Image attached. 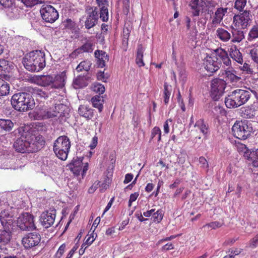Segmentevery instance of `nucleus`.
I'll return each instance as SVG.
<instances>
[{
	"instance_id": "nucleus-1",
	"label": "nucleus",
	"mask_w": 258,
	"mask_h": 258,
	"mask_svg": "<svg viewBox=\"0 0 258 258\" xmlns=\"http://www.w3.org/2000/svg\"><path fill=\"white\" fill-rule=\"evenodd\" d=\"M13 134L17 138L13 147L18 153H35L44 147L45 140L44 137L29 126H20L15 130Z\"/></svg>"
},
{
	"instance_id": "nucleus-2",
	"label": "nucleus",
	"mask_w": 258,
	"mask_h": 258,
	"mask_svg": "<svg viewBox=\"0 0 258 258\" xmlns=\"http://www.w3.org/2000/svg\"><path fill=\"white\" fill-rule=\"evenodd\" d=\"M22 63L25 68L31 72H38L46 66L45 54L41 50H34L26 53Z\"/></svg>"
},
{
	"instance_id": "nucleus-3",
	"label": "nucleus",
	"mask_w": 258,
	"mask_h": 258,
	"mask_svg": "<svg viewBox=\"0 0 258 258\" xmlns=\"http://www.w3.org/2000/svg\"><path fill=\"white\" fill-rule=\"evenodd\" d=\"M11 103L12 107L19 112H26L33 109L35 103L31 94L21 92L15 93L11 97Z\"/></svg>"
},
{
	"instance_id": "nucleus-4",
	"label": "nucleus",
	"mask_w": 258,
	"mask_h": 258,
	"mask_svg": "<svg viewBox=\"0 0 258 258\" xmlns=\"http://www.w3.org/2000/svg\"><path fill=\"white\" fill-rule=\"evenodd\" d=\"M251 94L247 90L237 89L230 92L224 102L228 108H236L245 104L250 99Z\"/></svg>"
},
{
	"instance_id": "nucleus-5",
	"label": "nucleus",
	"mask_w": 258,
	"mask_h": 258,
	"mask_svg": "<svg viewBox=\"0 0 258 258\" xmlns=\"http://www.w3.org/2000/svg\"><path fill=\"white\" fill-rule=\"evenodd\" d=\"M254 131L252 123L247 120H236L232 127L233 136L241 140H246Z\"/></svg>"
},
{
	"instance_id": "nucleus-6",
	"label": "nucleus",
	"mask_w": 258,
	"mask_h": 258,
	"mask_svg": "<svg viewBox=\"0 0 258 258\" xmlns=\"http://www.w3.org/2000/svg\"><path fill=\"white\" fill-rule=\"evenodd\" d=\"M71 147V142L66 136H59L53 143V151L56 156L61 160H66Z\"/></svg>"
},
{
	"instance_id": "nucleus-7",
	"label": "nucleus",
	"mask_w": 258,
	"mask_h": 258,
	"mask_svg": "<svg viewBox=\"0 0 258 258\" xmlns=\"http://www.w3.org/2000/svg\"><path fill=\"white\" fill-rule=\"evenodd\" d=\"M237 148L238 153L246 161L251 162L254 167H258V148L249 149L241 143H238Z\"/></svg>"
},
{
	"instance_id": "nucleus-8",
	"label": "nucleus",
	"mask_w": 258,
	"mask_h": 258,
	"mask_svg": "<svg viewBox=\"0 0 258 258\" xmlns=\"http://www.w3.org/2000/svg\"><path fill=\"white\" fill-rule=\"evenodd\" d=\"M34 216L30 213H21L17 220V226L22 231H33L36 230L34 224Z\"/></svg>"
},
{
	"instance_id": "nucleus-9",
	"label": "nucleus",
	"mask_w": 258,
	"mask_h": 258,
	"mask_svg": "<svg viewBox=\"0 0 258 258\" xmlns=\"http://www.w3.org/2000/svg\"><path fill=\"white\" fill-rule=\"evenodd\" d=\"M227 83L223 79L216 78L211 82L210 96L215 101L218 100L223 95Z\"/></svg>"
},
{
	"instance_id": "nucleus-10",
	"label": "nucleus",
	"mask_w": 258,
	"mask_h": 258,
	"mask_svg": "<svg viewBox=\"0 0 258 258\" xmlns=\"http://www.w3.org/2000/svg\"><path fill=\"white\" fill-rule=\"evenodd\" d=\"M40 13L42 18L47 23H52L58 18V13L52 6L46 5L42 6Z\"/></svg>"
},
{
	"instance_id": "nucleus-11",
	"label": "nucleus",
	"mask_w": 258,
	"mask_h": 258,
	"mask_svg": "<svg viewBox=\"0 0 258 258\" xmlns=\"http://www.w3.org/2000/svg\"><path fill=\"white\" fill-rule=\"evenodd\" d=\"M252 16L249 10H244L242 13L235 15L233 17V24L235 27L241 26V29H244L249 26L252 19Z\"/></svg>"
},
{
	"instance_id": "nucleus-12",
	"label": "nucleus",
	"mask_w": 258,
	"mask_h": 258,
	"mask_svg": "<svg viewBox=\"0 0 258 258\" xmlns=\"http://www.w3.org/2000/svg\"><path fill=\"white\" fill-rule=\"evenodd\" d=\"M40 235L36 232L26 234L22 239V243L25 249L29 250L37 246L40 242Z\"/></svg>"
},
{
	"instance_id": "nucleus-13",
	"label": "nucleus",
	"mask_w": 258,
	"mask_h": 258,
	"mask_svg": "<svg viewBox=\"0 0 258 258\" xmlns=\"http://www.w3.org/2000/svg\"><path fill=\"white\" fill-rule=\"evenodd\" d=\"M68 109V106L63 104H55L53 108V112L47 111L44 116L46 118H52L58 115L59 117H67V115H69Z\"/></svg>"
},
{
	"instance_id": "nucleus-14",
	"label": "nucleus",
	"mask_w": 258,
	"mask_h": 258,
	"mask_svg": "<svg viewBox=\"0 0 258 258\" xmlns=\"http://www.w3.org/2000/svg\"><path fill=\"white\" fill-rule=\"evenodd\" d=\"M55 213L56 210L54 209H50L49 211H46L41 214L39 220L45 228H49L53 224Z\"/></svg>"
},
{
	"instance_id": "nucleus-15",
	"label": "nucleus",
	"mask_w": 258,
	"mask_h": 258,
	"mask_svg": "<svg viewBox=\"0 0 258 258\" xmlns=\"http://www.w3.org/2000/svg\"><path fill=\"white\" fill-rule=\"evenodd\" d=\"M83 156L75 157L67 167L72 171L75 176H78L82 169Z\"/></svg>"
},
{
	"instance_id": "nucleus-16",
	"label": "nucleus",
	"mask_w": 258,
	"mask_h": 258,
	"mask_svg": "<svg viewBox=\"0 0 258 258\" xmlns=\"http://www.w3.org/2000/svg\"><path fill=\"white\" fill-rule=\"evenodd\" d=\"M0 222L3 228L12 229L14 220L13 216L7 210H2L0 212Z\"/></svg>"
},
{
	"instance_id": "nucleus-17",
	"label": "nucleus",
	"mask_w": 258,
	"mask_h": 258,
	"mask_svg": "<svg viewBox=\"0 0 258 258\" xmlns=\"http://www.w3.org/2000/svg\"><path fill=\"white\" fill-rule=\"evenodd\" d=\"M240 112L244 117L253 119L258 116V107L254 105L242 107Z\"/></svg>"
},
{
	"instance_id": "nucleus-18",
	"label": "nucleus",
	"mask_w": 258,
	"mask_h": 258,
	"mask_svg": "<svg viewBox=\"0 0 258 258\" xmlns=\"http://www.w3.org/2000/svg\"><path fill=\"white\" fill-rule=\"evenodd\" d=\"M216 60L211 56H207L204 62L205 69L209 72L213 73L217 71L220 68L221 63L218 62V58L216 57Z\"/></svg>"
},
{
	"instance_id": "nucleus-19",
	"label": "nucleus",
	"mask_w": 258,
	"mask_h": 258,
	"mask_svg": "<svg viewBox=\"0 0 258 258\" xmlns=\"http://www.w3.org/2000/svg\"><path fill=\"white\" fill-rule=\"evenodd\" d=\"M96 59L97 68H102L105 66V62L108 61L109 56L106 52L103 50H96L94 52Z\"/></svg>"
},
{
	"instance_id": "nucleus-20",
	"label": "nucleus",
	"mask_w": 258,
	"mask_h": 258,
	"mask_svg": "<svg viewBox=\"0 0 258 258\" xmlns=\"http://www.w3.org/2000/svg\"><path fill=\"white\" fill-rule=\"evenodd\" d=\"M96 111L94 109L90 108L87 105H81L78 108V113L87 120L91 119L95 116Z\"/></svg>"
},
{
	"instance_id": "nucleus-21",
	"label": "nucleus",
	"mask_w": 258,
	"mask_h": 258,
	"mask_svg": "<svg viewBox=\"0 0 258 258\" xmlns=\"http://www.w3.org/2000/svg\"><path fill=\"white\" fill-rule=\"evenodd\" d=\"M204 5H205V3L203 0H190L189 6L191 10L192 16L193 17L199 16L201 8H202Z\"/></svg>"
},
{
	"instance_id": "nucleus-22",
	"label": "nucleus",
	"mask_w": 258,
	"mask_h": 258,
	"mask_svg": "<svg viewBox=\"0 0 258 258\" xmlns=\"http://www.w3.org/2000/svg\"><path fill=\"white\" fill-rule=\"evenodd\" d=\"M12 237L11 229L3 228L0 229V245H6L8 244Z\"/></svg>"
},
{
	"instance_id": "nucleus-23",
	"label": "nucleus",
	"mask_w": 258,
	"mask_h": 258,
	"mask_svg": "<svg viewBox=\"0 0 258 258\" xmlns=\"http://www.w3.org/2000/svg\"><path fill=\"white\" fill-rule=\"evenodd\" d=\"M14 126V123L11 119L0 118V133H11Z\"/></svg>"
},
{
	"instance_id": "nucleus-24",
	"label": "nucleus",
	"mask_w": 258,
	"mask_h": 258,
	"mask_svg": "<svg viewBox=\"0 0 258 258\" xmlns=\"http://www.w3.org/2000/svg\"><path fill=\"white\" fill-rule=\"evenodd\" d=\"M215 51L217 55L216 57L218 58V60H221L226 66L231 65V60L227 51L221 48L217 49Z\"/></svg>"
},
{
	"instance_id": "nucleus-25",
	"label": "nucleus",
	"mask_w": 258,
	"mask_h": 258,
	"mask_svg": "<svg viewBox=\"0 0 258 258\" xmlns=\"http://www.w3.org/2000/svg\"><path fill=\"white\" fill-rule=\"evenodd\" d=\"M14 63L5 59H0V73H9L14 69Z\"/></svg>"
},
{
	"instance_id": "nucleus-26",
	"label": "nucleus",
	"mask_w": 258,
	"mask_h": 258,
	"mask_svg": "<svg viewBox=\"0 0 258 258\" xmlns=\"http://www.w3.org/2000/svg\"><path fill=\"white\" fill-rule=\"evenodd\" d=\"M37 83L42 86H50L53 82V77L50 75H40L36 77Z\"/></svg>"
},
{
	"instance_id": "nucleus-27",
	"label": "nucleus",
	"mask_w": 258,
	"mask_h": 258,
	"mask_svg": "<svg viewBox=\"0 0 258 258\" xmlns=\"http://www.w3.org/2000/svg\"><path fill=\"white\" fill-rule=\"evenodd\" d=\"M144 48L141 44L138 45L136 58V63L139 67H143L145 66V63L143 61Z\"/></svg>"
},
{
	"instance_id": "nucleus-28",
	"label": "nucleus",
	"mask_w": 258,
	"mask_h": 258,
	"mask_svg": "<svg viewBox=\"0 0 258 258\" xmlns=\"http://www.w3.org/2000/svg\"><path fill=\"white\" fill-rule=\"evenodd\" d=\"M65 76L64 75H57L54 78H53V82L51 87L53 88H62L64 86Z\"/></svg>"
},
{
	"instance_id": "nucleus-29",
	"label": "nucleus",
	"mask_w": 258,
	"mask_h": 258,
	"mask_svg": "<svg viewBox=\"0 0 258 258\" xmlns=\"http://www.w3.org/2000/svg\"><path fill=\"white\" fill-rule=\"evenodd\" d=\"M230 56L233 60L240 64L243 62V58L241 53L236 46L230 48Z\"/></svg>"
},
{
	"instance_id": "nucleus-30",
	"label": "nucleus",
	"mask_w": 258,
	"mask_h": 258,
	"mask_svg": "<svg viewBox=\"0 0 258 258\" xmlns=\"http://www.w3.org/2000/svg\"><path fill=\"white\" fill-rule=\"evenodd\" d=\"M232 34L233 37L232 41L233 42H240L244 38V32L233 27H232Z\"/></svg>"
},
{
	"instance_id": "nucleus-31",
	"label": "nucleus",
	"mask_w": 258,
	"mask_h": 258,
	"mask_svg": "<svg viewBox=\"0 0 258 258\" xmlns=\"http://www.w3.org/2000/svg\"><path fill=\"white\" fill-rule=\"evenodd\" d=\"M195 127H198L201 132L206 137L209 133V125L208 124L205 122L203 119H200L196 121Z\"/></svg>"
},
{
	"instance_id": "nucleus-32",
	"label": "nucleus",
	"mask_w": 258,
	"mask_h": 258,
	"mask_svg": "<svg viewBox=\"0 0 258 258\" xmlns=\"http://www.w3.org/2000/svg\"><path fill=\"white\" fill-rule=\"evenodd\" d=\"M91 101L93 107L97 108L99 112H101L102 111L103 108L102 104L103 99L102 98V97H101L99 95H95L91 98Z\"/></svg>"
},
{
	"instance_id": "nucleus-33",
	"label": "nucleus",
	"mask_w": 258,
	"mask_h": 258,
	"mask_svg": "<svg viewBox=\"0 0 258 258\" xmlns=\"http://www.w3.org/2000/svg\"><path fill=\"white\" fill-rule=\"evenodd\" d=\"M86 11L88 14L87 17L94 20H98V11L97 7L88 6L86 7Z\"/></svg>"
},
{
	"instance_id": "nucleus-34",
	"label": "nucleus",
	"mask_w": 258,
	"mask_h": 258,
	"mask_svg": "<svg viewBox=\"0 0 258 258\" xmlns=\"http://www.w3.org/2000/svg\"><path fill=\"white\" fill-rule=\"evenodd\" d=\"M73 84L74 85V88H83L88 85V83L85 82L82 76L79 75L73 80Z\"/></svg>"
},
{
	"instance_id": "nucleus-35",
	"label": "nucleus",
	"mask_w": 258,
	"mask_h": 258,
	"mask_svg": "<svg viewBox=\"0 0 258 258\" xmlns=\"http://www.w3.org/2000/svg\"><path fill=\"white\" fill-rule=\"evenodd\" d=\"M217 36L222 41H226L230 38V33L223 28H218L216 31Z\"/></svg>"
},
{
	"instance_id": "nucleus-36",
	"label": "nucleus",
	"mask_w": 258,
	"mask_h": 258,
	"mask_svg": "<svg viewBox=\"0 0 258 258\" xmlns=\"http://www.w3.org/2000/svg\"><path fill=\"white\" fill-rule=\"evenodd\" d=\"M10 86L9 83L2 80L0 81V96H6L9 93Z\"/></svg>"
},
{
	"instance_id": "nucleus-37",
	"label": "nucleus",
	"mask_w": 258,
	"mask_h": 258,
	"mask_svg": "<svg viewBox=\"0 0 258 258\" xmlns=\"http://www.w3.org/2000/svg\"><path fill=\"white\" fill-rule=\"evenodd\" d=\"M91 67V63L90 61L84 60L81 61L77 67L76 70L78 72L82 71L83 70L88 72Z\"/></svg>"
},
{
	"instance_id": "nucleus-38",
	"label": "nucleus",
	"mask_w": 258,
	"mask_h": 258,
	"mask_svg": "<svg viewBox=\"0 0 258 258\" xmlns=\"http://www.w3.org/2000/svg\"><path fill=\"white\" fill-rule=\"evenodd\" d=\"M65 27L72 30L73 32L75 33H78L79 32V28L76 23L72 21L71 19H67L64 24Z\"/></svg>"
},
{
	"instance_id": "nucleus-39",
	"label": "nucleus",
	"mask_w": 258,
	"mask_h": 258,
	"mask_svg": "<svg viewBox=\"0 0 258 258\" xmlns=\"http://www.w3.org/2000/svg\"><path fill=\"white\" fill-rule=\"evenodd\" d=\"M225 75L226 82L229 80L231 83H237L241 79L240 77L235 75L230 71H225Z\"/></svg>"
},
{
	"instance_id": "nucleus-40",
	"label": "nucleus",
	"mask_w": 258,
	"mask_h": 258,
	"mask_svg": "<svg viewBox=\"0 0 258 258\" xmlns=\"http://www.w3.org/2000/svg\"><path fill=\"white\" fill-rule=\"evenodd\" d=\"M169 87L171 88V86H169L167 82H165L164 84V102L165 104H167L169 102L170 96L171 94Z\"/></svg>"
},
{
	"instance_id": "nucleus-41",
	"label": "nucleus",
	"mask_w": 258,
	"mask_h": 258,
	"mask_svg": "<svg viewBox=\"0 0 258 258\" xmlns=\"http://www.w3.org/2000/svg\"><path fill=\"white\" fill-rule=\"evenodd\" d=\"M18 9L14 6V8L13 7L10 8H8L7 11H6L7 15L12 19H14L18 18Z\"/></svg>"
},
{
	"instance_id": "nucleus-42",
	"label": "nucleus",
	"mask_w": 258,
	"mask_h": 258,
	"mask_svg": "<svg viewBox=\"0 0 258 258\" xmlns=\"http://www.w3.org/2000/svg\"><path fill=\"white\" fill-rule=\"evenodd\" d=\"M92 88L93 91L98 93L99 96L102 94L105 90L104 85L99 83H94Z\"/></svg>"
},
{
	"instance_id": "nucleus-43",
	"label": "nucleus",
	"mask_w": 258,
	"mask_h": 258,
	"mask_svg": "<svg viewBox=\"0 0 258 258\" xmlns=\"http://www.w3.org/2000/svg\"><path fill=\"white\" fill-rule=\"evenodd\" d=\"M100 18L103 22H107L108 20V10L106 7L100 8Z\"/></svg>"
},
{
	"instance_id": "nucleus-44",
	"label": "nucleus",
	"mask_w": 258,
	"mask_h": 258,
	"mask_svg": "<svg viewBox=\"0 0 258 258\" xmlns=\"http://www.w3.org/2000/svg\"><path fill=\"white\" fill-rule=\"evenodd\" d=\"M257 38H258V26L256 25H254L250 30L248 34V40L251 41Z\"/></svg>"
},
{
	"instance_id": "nucleus-45",
	"label": "nucleus",
	"mask_w": 258,
	"mask_h": 258,
	"mask_svg": "<svg viewBox=\"0 0 258 258\" xmlns=\"http://www.w3.org/2000/svg\"><path fill=\"white\" fill-rule=\"evenodd\" d=\"M21 2L27 8H32L43 3L42 1L39 0H21Z\"/></svg>"
},
{
	"instance_id": "nucleus-46",
	"label": "nucleus",
	"mask_w": 258,
	"mask_h": 258,
	"mask_svg": "<svg viewBox=\"0 0 258 258\" xmlns=\"http://www.w3.org/2000/svg\"><path fill=\"white\" fill-rule=\"evenodd\" d=\"M246 5V0H235L234 8L240 12L243 11Z\"/></svg>"
},
{
	"instance_id": "nucleus-47",
	"label": "nucleus",
	"mask_w": 258,
	"mask_h": 258,
	"mask_svg": "<svg viewBox=\"0 0 258 258\" xmlns=\"http://www.w3.org/2000/svg\"><path fill=\"white\" fill-rule=\"evenodd\" d=\"M164 212L161 209L158 210L156 212L154 213L153 217L154 222L160 223L163 217Z\"/></svg>"
},
{
	"instance_id": "nucleus-48",
	"label": "nucleus",
	"mask_w": 258,
	"mask_h": 258,
	"mask_svg": "<svg viewBox=\"0 0 258 258\" xmlns=\"http://www.w3.org/2000/svg\"><path fill=\"white\" fill-rule=\"evenodd\" d=\"M80 47L83 52H91L93 50V44L91 42H87Z\"/></svg>"
},
{
	"instance_id": "nucleus-49",
	"label": "nucleus",
	"mask_w": 258,
	"mask_h": 258,
	"mask_svg": "<svg viewBox=\"0 0 258 258\" xmlns=\"http://www.w3.org/2000/svg\"><path fill=\"white\" fill-rule=\"evenodd\" d=\"M98 20H94L92 18L87 17L85 22V28L89 29L95 26Z\"/></svg>"
},
{
	"instance_id": "nucleus-50",
	"label": "nucleus",
	"mask_w": 258,
	"mask_h": 258,
	"mask_svg": "<svg viewBox=\"0 0 258 258\" xmlns=\"http://www.w3.org/2000/svg\"><path fill=\"white\" fill-rule=\"evenodd\" d=\"M108 75L107 74H105L104 71H99L96 74V78L98 81H101L103 82H107L108 79Z\"/></svg>"
},
{
	"instance_id": "nucleus-51",
	"label": "nucleus",
	"mask_w": 258,
	"mask_h": 258,
	"mask_svg": "<svg viewBox=\"0 0 258 258\" xmlns=\"http://www.w3.org/2000/svg\"><path fill=\"white\" fill-rule=\"evenodd\" d=\"M0 4L5 8H10L15 6V0H0Z\"/></svg>"
},
{
	"instance_id": "nucleus-52",
	"label": "nucleus",
	"mask_w": 258,
	"mask_h": 258,
	"mask_svg": "<svg viewBox=\"0 0 258 258\" xmlns=\"http://www.w3.org/2000/svg\"><path fill=\"white\" fill-rule=\"evenodd\" d=\"M34 93L40 98L46 99L48 97V92L42 90L41 89H35Z\"/></svg>"
},
{
	"instance_id": "nucleus-53",
	"label": "nucleus",
	"mask_w": 258,
	"mask_h": 258,
	"mask_svg": "<svg viewBox=\"0 0 258 258\" xmlns=\"http://www.w3.org/2000/svg\"><path fill=\"white\" fill-rule=\"evenodd\" d=\"M258 50L256 48H253L250 50L249 54L252 60L258 64Z\"/></svg>"
},
{
	"instance_id": "nucleus-54",
	"label": "nucleus",
	"mask_w": 258,
	"mask_h": 258,
	"mask_svg": "<svg viewBox=\"0 0 258 258\" xmlns=\"http://www.w3.org/2000/svg\"><path fill=\"white\" fill-rule=\"evenodd\" d=\"M240 69L243 71L246 72V74L252 75L253 74V71H252V69L250 68V66L245 62L243 66L241 67Z\"/></svg>"
},
{
	"instance_id": "nucleus-55",
	"label": "nucleus",
	"mask_w": 258,
	"mask_h": 258,
	"mask_svg": "<svg viewBox=\"0 0 258 258\" xmlns=\"http://www.w3.org/2000/svg\"><path fill=\"white\" fill-rule=\"evenodd\" d=\"M161 132L160 128L158 126L154 127L151 131V138L150 142L152 140L156 135H159Z\"/></svg>"
},
{
	"instance_id": "nucleus-56",
	"label": "nucleus",
	"mask_w": 258,
	"mask_h": 258,
	"mask_svg": "<svg viewBox=\"0 0 258 258\" xmlns=\"http://www.w3.org/2000/svg\"><path fill=\"white\" fill-rule=\"evenodd\" d=\"M222 224L218 221H214L207 224L205 226H208L212 229H215L217 228L221 227Z\"/></svg>"
},
{
	"instance_id": "nucleus-57",
	"label": "nucleus",
	"mask_w": 258,
	"mask_h": 258,
	"mask_svg": "<svg viewBox=\"0 0 258 258\" xmlns=\"http://www.w3.org/2000/svg\"><path fill=\"white\" fill-rule=\"evenodd\" d=\"M177 102L179 104L181 110L183 111H185V105L184 104L183 100L181 97V95L180 94L179 91H178V93L177 94Z\"/></svg>"
},
{
	"instance_id": "nucleus-58",
	"label": "nucleus",
	"mask_w": 258,
	"mask_h": 258,
	"mask_svg": "<svg viewBox=\"0 0 258 258\" xmlns=\"http://www.w3.org/2000/svg\"><path fill=\"white\" fill-rule=\"evenodd\" d=\"M66 244L64 243L61 244L59 246V248H58V250H57V252L56 253V255H55L56 257H57V258H60V257L62 256V255L63 254V252L64 251V249L66 248Z\"/></svg>"
},
{
	"instance_id": "nucleus-59",
	"label": "nucleus",
	"mask_w": 258,
	"mask_h": 258,
	"mask_svg": "<svg viewBox=\"0 0 258 258\" xmlns=\"http://www.w3.org/2000/svg\"><path fill=\"white\" fill-rule=\"evenodd\" d=\"M174 248V244L172 243H167L166 244L164 245L162 248L161 250L162 251H166L169 250H172Z\"/></svg>"
},
{
	"instance_id": "nucleus-60",
	"label": "nucleus",
	"mask_w": 258,
	"mask_h": 258,
	"mask_svg": "<svg viewBox=\"0 0 258 258\" xmlns=\"http://www.w3.org/2000/svg\"><path fill=\"white\" fill-rule=\"evenodd\" d=\"M79 244L78 243V242H77L75 245L74 246V247L72 248V249L70 250V251L69 252V254H68L67 256L66 257V258H71L74 252L76 251V250L79 247Z\"/></svg>"
},
{
	"instance_id": "nucleus-61",
	"label": "nucleus",
	"mask_w": 258,
	"mask_h": 258,
	"mask_svg": "<svg viewBox=\"0 0 258 258\" xmlns=\"http://www.w3.org/2000/svg\"><path fill=\"white\" fill-rule=\"evenodd\" d=\"M132 122L134 126L137 127L140 122V117L138 115H136V114H134L132 119Z\"/></svg>"
},
{
	"instance_id": "nucleus-62",
	"label": "nucleus",
	"mask_w": 258,
	"mask_h": 258,
	"mask_svg": "<svg viewBox=\"0 0 258 258\" xmlns=\"http://www.w3.org/2000/svg\"><path fill=\"white\" fill-rule=\"evenodd\" d=\"M98 143V137L94 136L92 140L91 143L89 146L91 149H94L97 146Z\"/></svg>"
},
{
	"instance_id": "nucleus-63",
	"label": "nucleus",
	"mask_w": 258,
	"mask_h": 258,
	"mask_svg": "<svg viewBox=\"0 0 258 258\" xmlns=\"http://www.w3.org/2000/svg\"><path fill=\"white\" fill-rule=\"evenodd\" d=\"M258 245V234H257L251 240V246L252 248L256 247Z\"/></svg>"
},
{
	"instance_id": "nucleus-64",
	"label": "nucleus",
	"mask_w": 258,
	"mask_h": 258,
	"mask_svg": "<svg viewBox=\"0 0 258 258\" xmlns=\"http://www.w3.org/2000/svg\"><path fill=\"white\" fill-rule=\"evenodd\" d=\"M199 162L202 165L203 167H208V163L206 158L203 156H201L199 159Z\"/></svg>"
}]
</instances>
